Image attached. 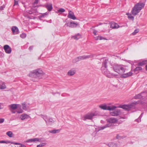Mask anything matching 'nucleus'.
Segmentation results:
<instances>
[{"instance_id": "obj_1", "label": "nucleus", "mask_w": 147, "mask_h": 147, "mask_svg": "<svg viewBox=\"0 0 147 147\" xmlns=\"http://www.w3.org/2000/svg\"><path fill=\"white\" fill-rule=\"evenodd\" d=\"M45 73L41 69H37L33 70L29 74L30 77L37 78L35 81H38L39 79L42 78L44 77Z\"/></svg>"}, {"instance_id": "obj_2", "label": "nucleus", "mask_w": 147, "mask_h": 147, "mask_svg": "<svg viewBox=\"0 0 147 147\" xmlns=\"http://www.w3.org/2000/svg\"><path fill=\"white\" fill-rule=\"evenodd\" d=\"M145 4L142 2H140L136 3L132 8L131 13L133 16H136L144 7Z\"/></svg>"}, {"instance_id": "obj_3", "label": "nucleus", "mask_w": 147, "mask_h": 147, "mask_svg": "<svg viewBox=\"0 0 147 147\" xmlns=\"http://www.w3.org/2000/svg\"><path fill=\"white\" fill-rule=\"evenodd\" d=\"M108 61L107 59H105L102 64L101 69L102 72L103 74L107 77L111 78L113 77L114 75L113 73L110 72L107 68Z\"/></svg>"}, {"instance_id": "obj_4", "label": "nucleus", "mask_w": 147, "mask_h": 147, "mask_svg": "<svg viewBox=\"0 0 147 147\" xmlns=\"http://www.w3.org/2000/svg\"><path fill=\"white\" fill-rule=\"evenodd\" d=\"M139 103V102L138 101H135L128 105H122L121 107L123 109L129 111L131 108H134L136 105L138 104Z\"/></svg>"}, {"instance_id": "obj_5", "label": "nucleus", "mask_w": 147, "mask_h": 147, "mask_svg": "<svg viewBox=\"0 0 147 147\" xmlns=\"http://www.w3.org/2000/svg\"><path fill=\"white\" fill-rule=\"evenodd\" d=\"M40 116L45 121L47 125H52L55 121L51 118H48L46 115H41Z\"/></svg>"}, {"instance_id": "obj_6", "label": "nucleus", "mask_w": 147, "mask_h": 147, "mask_svg": "<svg viewBox=\"0 0 147 147\" xmlns=\"http://www.w3.org/2000/svg\"><path fill=\"white\" fill-rule=\"evenodd\" d=\"M113 69L115 71L120 74H122L125 71L123 67L117 65H114L113 66Z\"/></svg>"}, {"instance_id": "obj_7", "label": "nucleus", "mask_w": 147, "mask_h": 147, "mask_svg": "<svg viewBox=\"0 0 147 147\" xmlns=\"http://www.w3.org/2000/svg\"><path fill=\"white\" fill-rule=\"evenodd\" d=\"M96 115H97L94 113H88L84 115L82 118V119L84 121H85L86 119L91 120Z\"/></svg>"}, {"instance_id": "obj_8", "label": "nucleus", "mask_w": 147, "mask_h": 147, "mask_svg": "<svg viewBox=\"0 0 147 147\" xmlns=\"http://www.w3.org/2000/svg\"><path fill=\"white\" fill-rule=\"evenodd\" d=\"M9 107L11 108L10 109L14 110L16 109H17L16 112L18 113H21L23 112V111L22 109L19 110V108L20 107V105L18 104H11L9 106Z\"/></svg>"}, {"instance_id": "obj_9", "label": "nucleus", "mask_w": 147, "mask_h": 147, "mask_svg": "<svg viewBox=\"0 0 147 147\" xmlns=\"http://www.w3.org/2000/svg\"><path fill=\"white\" fill-rule=\"evenodd\" d=\"M99 107L101 109L104 110H108L111 111L115 109L116 107L114 106H107L106 105H99Z\"/></svg>"}, {"instance_id": "obj_10", "label": "nucleus", "mask_w": 147, "mask_h": 147, "mask_svg": "<svg viewBox=\"0 0 147 147\" xmlns=\"http://www.w3.org/2000/svg\"><path fill=\"white\" fill-rule=\"evenodd\" d=\"M41 139L38 138H35L27 140L26 142H34L36 143L37 142H41Z\"/></svg>"}, {"instance_id": "obj_11", "label": "nucleus", "mask_w": 147, "mask_h": 147, "mask_svg": "<svg viewBox=\"0 0 147 147\" xmlns=\"http://www.w3.org/2000/svg\"><path fill=\"white\" fill-rule=\"evenodd\" d=\"M106 121L108 123L112 125V123H117V120L114 118H110L106 119Z\"/></svg>"}, {"instance_id": "obj_12", "label": "nucleus", "mask_w": 147, "mask_h": 147, "mask_svg": "<svg viewBox=\"0 0 147 147\" xmlns=\"http://www.w3.org/2000/svg\"><path fill=\"white\" fill-rule=\"evenodd\" d=\"M3 49L5 53L7 54L11 53L12 51L11 48L8 45H5L3 47Z\"/></svg>"}, {"instance_id": "obj_13", "label": "nucleus", "mask_w": 147, "mask_h": 147, "mask_svg": "<svg viewBox=\"0 0 147 147\" xmlns=\"http://www.w3.org/2000/svg\"><path fill=\"white\" fill-rule=\"evenodd\" d=\"M77 24L76 23H75L74 22H71L70 23H67L65 24L64 26H67L71 28H74L76 27Z\"/></svg>"}, {"instance_id": "obj_14", "label": "nucleus", "mask_w": 147, "mask_h": 147, "mask_svg": "<svg viewBox=\"0 0 147 147\" xmlns=\"http://www.w3.org/2000/svg\"><path fill=\"white\" fill-rule=\"evenodd\" d=\"M112 125L110 123H107L102 126H99L98 127V131L103 130L106 128L112 126Z\"/></svg>"}, {"instance_id": "obj_15", "label": "nucleus", "mask_w": 147, "mask_h": 147, "mask_svg": "<svg viewBox=\"0 0 147 147\" xmlns=\"http://www.w3.org/2000/svg\"><path fill=\"white\" fill-rule=\"evenodd\" d=\"M69 13L67 16V17L69 18L73 19V20H76V18L75 16L74 13L71 11H69Z\"/></svg>"}, {"instance_id": "obj_16", "label": "nucleus", "mask_w": 147, "mask_h": 147, "mask_svg": "<svg viewBox=\"0 0 147 147\" xmlns=\"http://www.w3.org/2000/svg\"><path fill=\"white\" fill-rule=\"evenodd\" d=\"M110 27L112 29L118 28H119V26L117 23L114 22H111L110 23Z\"/></svg>"}, {"instance_id": "obj_17", "label": "nucleus", "mask_w": 147, "mask_h": 147, "mask_svg": "<svg viewBox=\"0 0 147 147\" xmlns=\"http://www.w3.org/2000/svg\"><path fill=\"white\" fill-rule=\"evenodd\" d=\"M120 113V111L119 110L116 109L112 112L110 113V114L113 116H117Z\"/></svg>"}, {"instance_id": "obj_18", "label": "nucleus", "mask_w": 147, "mask_h": 147, "mask_svg": "<svg viewBox=\"0 0 147 147\" xmlns=\"http://www.w3.org/2000/svg\"><path fill=\"white\" fill-rule=\"evenodd\" d=\"M84 59V56H80L74 59L72 61V62L73 63H75L81 60Z\"/></svg>"}, {"instance_id": "obj_19", "label": "nucleus", "mask_w": 147, "mask_h": 147, "mask_svg": "<svg viewBox=\"0 0 147 147\" xmlns=\"http://www.w3.org/2000/svg\"><path fill=\"white\" fill-rule=\"evenodd\" d=\"M46 8L49 11H51L53 9L52 4L51 3H47L45 6Z\"/></svg>"}, {"instance_id": "obj_20", "label": "nucleus", "mask_w": 147, "mask_h": 147, "mask_svg": "<svg viewBox=\"0 0 147 147\" xmlns=\"http://www.w3.org/2000/svg\"><path fill=\"white\" fill-rule=\"evenodd\" d=\"M12 32L14 34H17L19 32V30L18 28L16 26H13L11 28Z\"/></svg>"}, {"instance_id": "obj_21", "label": "nucleus", "mask_w": 147, "mask_h": 147, "mask_svg": "<svg viewBox=\"0 0 147 147\" xmlns=\"http://www.w3.org/2000/svg\"><path fill=\"white\" fill-rule=\"evenodd\" d=\"M132 74V73L131 71H130L128 73L123 74L121 75L122 78H127L131 76Z\"/></svg>"}, {"instance_id": "obj_22", "label": "nucleus", "mask_w": 147, "mask_h": 147, "mask_svg": "<svg viewBox=\"0 0 147 147\" xmlns=\"http://www.w3.org/2000/svg\"><path fill=\"white\" fill-rule=\"evenodd\" d=\"M76 73L75 69H73L70 70L67 72V75L69 76H72Z\"/></svg>"}, {"instance_id": "obj_23", "label": "nucleus", "mask_w": 147, "mask_h": 147, "mask_svg": "<svg viewBox=\"0 0 147 147\" xmlns=\"http://www.w3.org/2000/svg\"><path fill=\"white\" fill-rule=\"evenodd\" d=\"M81 37V35L79 33H78L74 36H72L71 38H73L74 39L76 40H78Z\"/></svg>"}, {"instance_id": "obj_24", "label": "nucleus", "mask_w": 147, "mask_h": 147, "mask_svg": "<svg viewBox=\"0 0 147 147\" xmlns=\"http://www.w3.org/2000/svg\"><path fill=\"white\" fill-rule=\"evenodd\" d=\"M29 117H30V116L26 114H23L20 117V118L22 120H24L26 119H27Z\"/></svg>"}, {"instance_id": "obj_25", "label": "nucleus", "mask_w": 147, "mask_h": 147, "mask_svg": "<svg viewBox=\"0 0 147 147\" xmlns=\"http://www.w3.org/2000/svg\"><path fill=\"white\" fill-rule=\"evenodd\" d=\"M6 88L5 83L2 82H0V89H4Z\"/></svg>"}, {"instance_id": "obj_26", "label": "nucleus", "mask_w": 147, "mask_h": 147, "mask_svg": "<svg viewBox=\"0 0 147 147\" xmlns=\"http://www.w3.org/2000/svg\"><path fill=\"white\" fill-rule=\"evenodd\" d=\"M60 131V129H54L49 131V132L52 134H56L59 133Z\"/></svg>"}, {"instance_id": "obj_27", "label": "nucleus", "mask_w": 147, "mask_h": 147, "mask_svg": "<svg viewBox=\"0 0 147 147\" xmlns=\"http://www.w3.org/2000/svg\"><path fill=\"white\" fill-rule=\"evenodd\" d=\"M107 145L109 147H117V144L114 142H110Z\"/></svg>"}, {"instance_id": "obj_28", "label": "nucleus", "mask_w": 147, "mask_h": 147, "mask_svg": "<svg viewBox=\"0 0 147 147\" xmlns=\"http://www.w3.org/2000/svg\"><path fill=\"white\" fill-rule=\"evenodd\" d=\"M145 93L144 92H142L137 95H136L134 98L135 99H140L142 97V95L143 93Z\"/></svg>"}, {"instance_id": "obj_29", "label": "nucleus", "mask_w": 147, "mask_h": 147, "mask_svg": "<svg viewBox=\"0 0 147 147\" xmlns=\"http://www.w3.org/2000/svg\"><path fill=\"white\" fill-rule=\"evenodd\" d=\"M147 63V61L145 60L142 62H140L138 63V66H142Z\"/></svg>"}, {"instance_id": "obj_30", "label": "nucleus", "mask_w": 147, "mask_h": 147, "mask_svg": "<svg viewBox=\"0 0 147 147\" xmlns=\"http://www.w3.org/2000/svg\"><path fill=\"white\" fill-rule=\"evenodd\" d=\"M84 59H86L90 58H92L93 57V55H84Z\"/></svg>"}, {"instance_id": "obj_31", "label": "nucleus", "mask_w": 147, "mask_h": 147, "mask_svg": "<svg viewBox=\"0 0 147 147\" xmlns=\"http://www.w3.org/2000/svg\"><path fill=\"white\" fill-rule=\"evenodd\" d=\"M142 114H143V113H142L140 115V116L138 118V119H136L135 120V121L137 122H139L141 121V119L142 117Z\"/></svg>"}, {"instance_id": "obj_32", "label": "nucleus", "mask_w": 147, "mask_h": 147, "mask_svg": "<svg viewBox=\"0 0 147 147\" xmlns=\"http://www.w3.org/2000/svg\"><path fill=\"white\" fill-rule=\"evenodd\" d=\"M65 9H64L63 8H60L57 11H56V12L57 13H63V12H64L65 11Z\"/></svg>"}, {"instance_id": "obj_33", "label": "nucleus", "mask_w": 147, "mask_h": 147, "mask_svg": "<svg viewBox=\"0 0 147 147\" xmlns=\"http://www.w3.org/2000/svg\"><path fill=\"white\" fill-rule=\"evenodd\" d=\"M6 134L10 137H12L13 133L11 131H8L6 133Z\"/></svg>"}, {"instance_id": "obj_34", "label": "nucleus", "mask_w": 147, "mask_h": 147, "mask_svg": "<svg viewBox=\"0 0 147 147\" xmlns=\"http://www.w3.org/2000/svg\"><path fill=\"white\" fill-rule=\"evenodd\" d=\"M22 109L23 110H27V107L26 105V104L23 103L22 104Z\"/></svg>"}, {"instance_id": "obj_35", "label": "nucleus", "mask_w": 147, "mask_h": 147, "mask_svg": "<svg viewBox=\"0 0 147 147\" xmlns=\"http://www.w3.org/2000/svg\"><path fill=\"white\" fill-rule=\"evenodd\" d=\"M95 39L96 40H102V39H105V38L101 36H98L95 37Z\"/></svg>"}, {"instance_id": "obj_36", "label": "nucleus", "mask_w": 147, "mask_h": 147, "mask_svg": "<svg viewBox=\"0 0 147 147\" xmlns=\"http://www.w3.org/2000/svg\"><path fill=\"white\" fill-rule=\"evenodd\" d=\"M142 69V68L140 67H136L134 69V71H138L139 70H140Z\"/></svg>"}, {"instance_id": "obj_37", "label": "nucleus", "mask_w": 147, "mask_h": 147, "mask_svg": "<svg viewBox=\"0 0 147 147\" xmlns=\"http://www.w3.org/2000/svg\"><path fill=\"white\" fill-rule=\"evenodd\" d=\"M26 34L24 33H22L20 35V37L22 38H25L26 37Z\"/></svg>"}, {"instance_id": "obj_38", "label": "nucleus", "mask_w": 147, "mask_h": 147, "mask_svg": "<svg viewBox=\"0 0 147 147\" xmlns=\"http://www.w3.org/2000/svg\"><path fill=\"white\" fill-rule=\"evenodd\" d=\"M139 31L138 29H136L135 31L132 33V34L133 35H135Z\"/></svg>"}, {"instance_id": "obj_39", "label": "nucleus", "mask_w": 147, "mask_h": 147, "mask_svg": "<svg viewBox=\"0 0 147 147\" xmlns=\"http://www.w3.org/2000/svg\"><path fill=\"white\" fill-rule=\"evenodd\" d=\"M48 13L47 12L43 13L40 16V18H43L45 16H47L48 15Z\"/></svg>"}, {"instance_id": "obj_40", "label": "nucleus", "mask_w": 147, "mask_h": 147, "mask_svg": "<svg viewBox=\"0 0 147 147\" xmlns=\"http://www.w3.org/2000/svg\"><path fill=\"white\" fill-rule=\"evenodd\" d=\"M127 15H128V18H129L131 19H132L133 20L134 19V17L133 16H131V14H127Z\"/></svg>"}, {"instance_id": "obj_41", "label": "nucleus", "mask_w": 147, "mask_h": 147, "mask_svg": "<svg viewBox=\"0 0 147 147\" xmlns=\"http://www.w3.org/2000/svg\"><path fill=\"white\" fill-rule=\"evenodd\" d=\"M18 0H14V3L13 6L18 5Z\"/></svg>"}, {"instance_id": "obj_42", "label": "nucleus", "mask_w": 147, "mask_h": 147, "mask_svg": "<svg viewBox=\"0 0 147 147\" xmlns=\"http://www.w3.org/2000/svg\"><path fill=\"white\" fill-rule=\"evenodd\" d=\"M4 121V119L3 118L0 119V123H3Z\"/></svg>"}, {"instance_id": "obj_43", "label": "nucleus", "mask_w": 147, "mask_h": 147, "mask_svg": "<svg viewBox=\"0 0 147 147\" xmlns=\"http://www.w3.org/2000/svg\"><path fill=\"white\" fill-rule=\"evenodd\" d=\"M11 144H13L16 145H20V144L18 143L17 142H12L11 143Z\"/></svg>"}, {"instance_id": "obj_44", "label": "nucleus", "mask_w": 147, "mask_h": 147, "mask_svg": "<svg viewBox=\"0 0 147 147\" xmlns=\"http://www.w3.org/2000/svg\"><path fill=\"white\" fill-rule=\"evenodd\" d=\"M38 0H35V1L33 3L34 5L37 4L38 2Z\"/></svg>"}, {"instance_id": "obj_45", "label": "nucleus", "mask_w": 147, "mask_h": 147, "mask_svg": "<svg viewBox=\"0 0 147 147\" xmlns=\"http://www.w3.org/2000/svg\"><path fill=\"white\" fill-rule=\"evenodd\" d=\"M46 144V143H42L40 144L41 145L42 147L44 146H45Z\"/></svg>"}, {"instance_id": "obj_46", "label": "nucleus", "mask_w": 147, "mask_h": 147, "mask_svg": "<svg viewBox=\"0 0 147 147\" xmlns=\"http://www.w3.org/2000/svg\"><path fill=\"white\" fill-rule=\"evenodd\" d=\"M97 31L95 30H94L93 32V33L95 35H96V33L97 32Z\"/></svg>"}, {"instance_id": "obj_47", "label": "nucleus", "mask_w": 147, "mask_h": 147, "mask_svg": "<svg viewBox=\"0 0 147 147\" xmlns=\"http://www.w3.org/2000/svg\"><path fill=\"white\" fill-rule=\"evenodd\" d=\"M33 48V46H31L29 47V50L31 51L32 49Z\"/></svg>"}, {"instance_id": "obj_48", "label": "nucleus", "mask_w": 147, "mask_h": 147, "mask_svg": "<svg viewBox=\"0 0 147 147\" xmlns=\"http://www.w3.org/2000/svg\"><path fill=\"white\" fill-rule=\"evenodd\" d=\"M20 147H26V146L24 144H20Z\"/></svg>"}, {"instance_id": "obj_49", "label": "nucleus", "mask_w": 147, "mask_h": 147, "mask_svg": "<svg viewBox=\"0 0 147 147\" xmlns=\"http://www.w3.org/2000/svg\"><path fill=\"white\" fill-rule=\"evenodd\" d=\"M5 143L6 144H9L11 143L10 141H5Z\"/></svg>"}, {"instance_id": "obj_50", "label": "nucleus", "mask_w": 147, "mask_h": 147, "mask_svg": "<svg viewBox=\"0 0 147 147\" xmlns=\"http://www.w3.org/2000/svg\"><path fill=\"white\" fill-rule=\"evenodd\" d=\"M5 141L2 140L0 141V143H5Z\"/></svg>"}, {"instance_id": "obj_51", "label": "nucleus", "mask_w": 147, "mask_h": 147, "mask_svg": "<svg viewBox=\"0 0 147 147\" xmlns=\"http://www.w3.org/2000/svg\"><path fill=\"white\" fill-rule=\"evenodd\" d=\"M4 9V7L2 6H1L0 7V9L1 10H3Z\"/></svg>"}, {"instance_id": "obj_52", "label": "nucleus", "mask_w": 147, "mask_h": 147, "mask_svg": "<svg viewBox=\"0 0 147 147\" xmlns=\"http://www.w3.org/2000/svg\"><path fill=\"white\" fill-rule=\"evenodd\" d=\"M10 111H11V112L13 113H16V112L15 111H14L13 110H12L11 109H10Z\"/></svg>"}, {"instance_id": "obj_53", "label": "nucleus", "mask_w": 147, "mask_h": 147, "mask_svg": "<svg viewBox=\"0 0 147 147\" xmlns=\"http://www.w3.org/2000/svg\"><path fill=\"white\" fill-rule=\"evenodd\" d=\"M37 147H42V146L40 144L38 145Z\"/></svg>"}, {"instance_id": "obj_54", "label": "nucleus", "mask_w": 147, "mask_h": 147, "mask_svg": "<svg viewBox=\"0 0 147 147\" xmlns=\"http://www.w3.org/2000/svg\"><path fill=\"white\" fill-rule=\"evenodd\" d=\"M146 70H147V65L146 66Z\"/></svg>"}, {"instance_id": "obj_55", "label": "nucleus", "mask_w": 147, "mask_h": 147, "mask_svg": "<svg viewBox=\"0 0 147 147\" xmlns=\"http://www.w3.org/2000/svg\"><path fill=\"white\" fill-rule=\"evenodd\" d=\"M102 23H99V25H102Z\"/></svg>"}, {"instance_id": "obj_56", "label": "nucleus", "mask_w": 147, "mask_h": 147, "mask_svg": "<svg viewBox=\"0 0 147 147\" xmlns=\"http://www.w3.org/2000/svg\"><path fill=\"white\" fill-rule=\"evenodd\" d=\"M21 106L20 105V108H19V110H20V109H21Z\"/></svg>"}, {"instance_id": "obj_57", "label": "nucleus", "mask_w": 147, "mask_h": 147, "mask_svg": "<svg viewBox=\"0 0 147 147\" xmlns=\"http://www.w3.org/2000/svg\"><path fill=\"white\" fill-rule=\"evenodd\" d=\"M103 121L102 120H101V123H102Z\"/></svg>"}, {"instance_id": "obj_58", "label": "nucleus", "mask_w": 147, "mask_h": 147, "mask_svg": "<svg viewBox=\"0 0 147 147\" xmlns=\"http://www.w3.org/2000/svg\"><path fill=\"white\" fill-rule=\"evenodd\" d=\"M2 109V108H1V106L0 105V109Z\"/></svg>"}, {"instance_id": "obj_59", "label": "nucleus", "mask_w": 147, "mask_h": 147, "mask_svg": "<svg viewBox=\"0 0 147 147\" xmlns=\"http://www.w3.org/2000/svg\"><path fill=\"white\" fill-rule=\"evenodd\" d=\"M24 7L25 8H26V5H24Z\"/></svg>"}, {"instance_id": "obj_60", "label": "nucleus", "mask_w": 147, "mask_h": 147, "mask_svg": "<svg viewBox=\"0 0 147 147\" xmlns=\"http://www.w3.org/2000/svg\"><path fill=\"white\" fill-rule=\"evenodd\" d=\"M29 13L30 14H31L32 13V12H31V13L29 12Z\"/></svg>"}, {"instance_id": "obj_61", "label": "nucleus", "mask_w": 147, "mask_h": 147, "mask_svg": "<svg viewBox=\"0 0 147 147\" xmlns=\"http://www.w3.org/2000/svg\"><path fill=\"white\" fill-rule=\"evenodd\" d=\"M126 26H127V25H126Z\"/></svg>"}]
</instances>
